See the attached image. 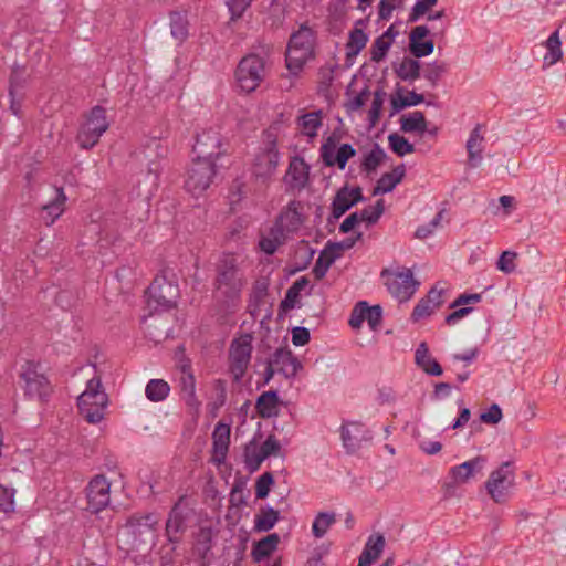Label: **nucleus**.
Instances as JSON below:
<instances>
[{
    "label": "nucleus",
    "mask_w": 566,
    "mask_h": 566,
    "mask_svg": "<svg viewBox=\"0 0 566 566\" xmlns=\"http://www.w3.org/2000/svg\"><path fill=\"white\" fill-rule=\"evenodd\" d=\"M212 282L216 300L226 307H235L245 284L240 256L234 252H222L214 263Z\"/></svg>",
    "instance_id": "nucleus-1"
},
{
    "label": "nucleus",
    "mask_w": 566,
    "mask_h": 566,
    "mask_svg": "<svg viewBox=\"0 0 566 566\" xmlns=\"http://www.w3.org/2000/svg\"><path fill=\"white\" fill-rule=\"evenodd\" d=\"M271 48L260 45V53H248L238 63L234 71L235 85L240 93L251 94L266 77V56Z\"/></svg>",
    "instance_id": "nucleus-2"
},
{
    "label": "nucleus",
    "mask_w": 566,
    "mask_h": 566,
    "mask_svg": "<svg viewBox=\"0 0 566 566\" xmlns=\"http://www.w3.org/2000/svg\"><path fill=\"white\" fill-rule=\"evenodd\" d=\"M315 40L314 32L305 25L291 34L286 48L285 63L292 75H298L305 64L314 57Z\"/></svg>",
    "instance_id": "nucleus-3"
},
{
    "label": "nucleus",
    "mask_w": 566,
    "mask_h": 566,
    "mask_svg": "<svg viewBox=\"0 0 566 566\" xmlns=\"http://www.w3.org/2000/svg\"><path fill=\"white\" fill-rule=\"evenodd\" d=\"M20 379L23 381L22 389L27 399H38L41 402L49 401L53 386L43 370L39 360H27L21 366Z\"/></svg>",
    "instance_id": "nucleus-4"
},
{
    "label": "nucleus",
    "mask_w": 566,
    "mask_h": 566,
    "mask_svg": "<svg viewBox=\"0 0 566 566\" xmlns=\"http://www.w3.org/2000/svg\"><path fill=\"white\" fill-rule=\"evenodd\" d=\"M195 516V510L190 506L187 495H181L168 512L165 523V537L172 545L171 552L182 542L190 522Z\"/></svg>",
    "instance_id": "nucleus-5"
},
{
    "label": "nucleus",
    "mask_w": 566,
    "mask_h": 566,
    "mask_svg": "<svg viewBox=\"0 0 566 566\" xmlns=\"http://www.w3.org/2000/svg\"><path fill=\"white\" fill-rule=\"evenodd\" d=\"M147 304L155 311H169L177 305L178 284L168 277V270L158 273L146 290Z\"/></svg>",
    "instance_id": "nucleus-6"
},
{
    "label": "nucleus",
    "mask_w": 566,
    "mask_h": 566,
    "mask_svg": "<svg viewBox=\"0 0 566 566\" xmlns=\"http://www.w3.org/2000/svg\"><path fill=\"white\" fill-rule=\"evenodd\" d=\"M107 395L102 390L101 377H93L86 384V389L77 398L80 413L88 423H98L104 417L107 406Z\"/></svg>",
    "instance_id": "nucleus-7"
},
{
    "label": "nucleus",
    "mask_w": 566,
    "mask_h": 566,
    "mask_svg": "<svg viewBox=\"0 0 566 566\" xmlns=\"http://www.w3.org/2000/svg\"><path fill=\"white\" fill-rule=\"evenodd\" d=\"M380 279L388 293L400 303L409 301L420 285L411 269L406 266H397L395 270L385 268L380 272Z\"/></svg>",
    "instance_id": "nucleus-8"
},
{
    "label": "nucleus",
    "mask_w": 566,
    "mask_h": 566,
    "mask_svg": "<svg viewBox=\"0 0 566 566\" xmlns=\"http://www.w3.org/2000/svg\"><path fill=\"white\" fill-rule=\"evenodd\" d=\"M108 127L106 109L101 105H96L91 108L85 116V120L80 125L75 137L76 143L81 149H92L98 144Z\"/></svg>",
    "instance_id": "nucleus-9"
},
{
    "label": "nucleus",
    "mask_w": 566,
    "mask_h": 566,
    "mask_svg": "<svg viewBox=\"0 0 566 566\" xmlns=\"http://www.w3.org/2000/svg\"><path fill=\"white\" fill-rule=\"evenodd\" d=\"M224 137L219 128L208 127L197 132L192 151L196 159H210L214 163L227 154Z\"/></svg>",
    "instance_id": "nucleus-10"
},
{
    "label": "nucleus",
    "mask_w": 566,
    "mask_h": 566,
    "mask_svg": "<svg viewBox=\"0 0 566 566\" xmlns=\"http://www.w3.org/2000/svg\"><path fill=\"white\" fill-rule=\"evenodd\" d=\"M515 482V467L512 461L503 462L496 470L492 471L485 489L495 503H504L510 496V491Z\"/></svg>",
    "instance_id": "nucleus-11"
},
{
    "label": "nucleus",
    "mask_w": 566,
    "mask_h": 566,
    "mask_svg": "<svg viewBox=\"0 0 566 566\" xmlns=\"http://www.w3.org/2000/svg\"><path fill=\"white\" fill-rule=\"evenodd\" d=\"M217 175V164L210 159L193 158L185 180V189L193 196L203 193Z\"/></svg>",
    "instance_id": "nucleus-12"
},
{
    "label": "nucleus",
    "mask_w": 566,
    "mask_h": 566,
    "mask_svg": "<svg viewBox=\"0 0 566 566\" xmlns=\"http://www.w3.org/2000/svg\"><path fill=\"white\" fill-rule=\"evenodd\" d=\"M252 336L243 334L234 338L229 347V370L235 382L244 377L252 354Z\"/></svg>",
    "instance_id": "nucleus-13"
},
{
    "label": "nucleus",
    "mask_w": 566,
    "mask_h": 566,
    "mask_svg": "<svg viewBox=\"0 0 566 566\" xmlns=\"http://www.w3.org/2000/svg\"><path fill=\"white\" fill-rule=\"evenodd\" d=\"M279 164V151L275 145L268 147L254 158L251 176L265 190L272 181Z\"/></svg>",
    "instance_id": "nucleus-14"
},
{
    "label": "nucleus",
    "mask_w": 566,
    "mask_h": 566,
    "mask_svg": "<svg viewBox=\"0 0 566 566\" xmlns=\"http://www.w3.org/2000/svg\"><path fill=\"white\" fill-rule=\"evenodd\" d=\"M86 510L92 514L104 511L111 502V482L104 474L93 476L85 488Z\"/></svg>",
    "instance_id": "nucleus-15"
},
{
    "label": "nucleus",
    "mask_w": 566,
    "mask_h": 566,
    "mask_svg": "<svg viewBox=\"0 0 566 566\" xmlns=\"http://www.w3.org/2000/svg\"><path fill=\"white\" fill-rule=\"evenodd\" d=\"M339 434L347 454L356 453L364 442L373 440L371 431L360 421L343 420Z\"/></svg>",
    "instance_id": "nucleus-16"
},
{
    "label": "nucleus",
    "mask_w": 566,
    "mask_h": 566,
    "mask_svg": "<svg viewBox=\"0 0 566 566\" xmlns=\"http://www.w3.org/2000/svg\"><path fill=\"white\" fill-rule=\"evenodd\" d=\"M337 140L328 136L321 146V158L325 166L345 169L348 160L356 155V149L350 144H342L337 150Z\"/></svg>",
    "instance_id": "nucleus-17"
},
{
    "label": "nucleus",
    "mask_w": 566,
    "mask_h": 566,
    "mask_svg": "<svg viewBox=\"0 0 566 566\" xmlns=\"http://www.w3.org/2000/svg\"><path fill=\"white\" fill-rule=\"evenodd\" d=\"M310 165L303 157L294 156L289 164L285 182L293 189L301 191L310 184Z\"/></svg>",
    "instance_id": "nucleus-18"
},
{
    "label": "nucleus",
    "mask_w": 566,
    "mask_h": 566,
    "mask_svg": "<svg viewBox=\"0 0 566 566\" xmlns=\"http://www.w3.org/2000/svg\"><path fill=\"white\" fill-rule=\"evenodd\" d=\"M268 359L275 367L277 374L283 375L287 379L294 378L302 368L298 358L285 348H276Z\"/></svg>",
    "instance_id": "nucleus-19"
},
{
    "label": "nucleus",
    "mask_w": 566,
    "mask_h": 566,
    "mask_svg": "<svg viewBox=\"0 0 566 566\" xmlns=\"http://www.w3.org/2000/svg\"><path fill=\"white\" fill-rule=\"evenodd\" d=\"M430 33L427 25L415 27L409 34V51L417 57H426L433 53L434 42L432 39H426Z\"/></svg>",
    "instance_id": "nucleus-20"
},
{
    "label": "nucleus",
    "mask_w": 566,
    "mask_h": 566,
    "mask_svg": "<svg viewBox=\"0 0 566 566\" xmlns=\"http://www.w3.org/2000/svg\"><path fill=\"white\" fill-rule=\"evenodd\" d=\"M443 292V289H438L437 285L431 287L428 294L413 307L411 319L418 322L430 316L434 310L439 308L444 303Z\"/></svg>",
    "instance_id": "nucleus-21"
},
{
    "label": "nucleus",
    "mask_w": 566,
    "mask_h": 566,
    "mask_svg": "<svg viewBox=\"0 0 566 566\" xmlns=\"http://www.w3.org/2000/svg\"><path fill=\"white\" fill-rule=\"evenodd\" d=\"M303 203L298 200H291L277 214L276 219L286 229L287 233H294L300 230L304 223L302 213Z\"/></svg>",
    "instance_id": "nucleus-22"
},
{
    "label": "nucleus",
    "mask_w": 566,
    "mask_h": 566,
    "mask_svg": "<svg viewBox=\"0 0 566 566\" xmlns=\"http://www.w3.org/2000/svg\"><path fill=\"white\" fill-rule=\"evenodd\" d=\"M230 444V427L219 422L212 432V459L216 463H223Z\"/></svg>",
    "instance_id": "nucleus-23"
},
{
    "label": "nucleus",
    "mask_w": 566,
    "mask_h": 566,
    "mask_svg": "<svg viewBox=\"0 0 566 566\" xmlns=\"http://www.w3.org/2000/svg\"><path fill=\"white\" fill-rule=\"evenodd\" d=\"M482 128L483 125L476 124L475 127L471 130L465 144L468 151V165L472 168L480 166L483 159L482 153L484 149V136L482 134Z\"/></svg>",
    "instance_id": "nucleus-24"
},
{
    "label": "nucleus",
    "mask_w": 566,
    "mask_h": 566,
    "mask_svg": "<svg viewBox=\"0 0 566 566\" xmlns=\"http://www.w3.org/2000/svg\"><path fill=\"white\" fill-rule=\"evenodd\" d=\"M281 400L276 390L262 392L255 401V411L262 419H271L279 416Z\"/></svg>",
    "instance_id": "nucleus-25"
},
{
    "label": "nucleus",
    "mask_w": 566,
    "mask_h": 566,
    "mask_svg": "<svg viewBox=\"0 0 566 566\" xmlns=\"http://www.w3.org/2000/svg\"><path fill=\"white\" fill-rule=\"evenodd\" d=\"M55 197L42 207V219L52 226L64 212L67 197L62 187H55Z\"/></svg>",
    "instance_id": "nucleus-26"
},
{
    "label": "nucleus",
    "mask_w": 566,
    "mask_h": 566,
    "mask_svg": "<svg viewBox=\"0 0 566 566\" xmlns=\"http://www.w3.org/2000/svg\"><path fill=\"white\" fill-rule=\"evenodd\" d=\"M485 462L486 459L484 457L478 455L459 465L452 467L450 469V475L457 483H464L470 478L474 476L475 472L481 471Z\"/></svg>",
    "instance_id": "nucleus-27"
},
{
    "label": "nucleus",
    "mask_w": 566,
    "mask_h": 566,
    "mask_svg": "<svg viewBox=\"0 0 566 566\" xmlns=\"http://www.w3.org/2000/svg\"><path fill=\"white\" fill-rule=\"evenodd\" d=\"M310 281L306 276L297 279L286 291L284 298L279 305V314H285L289 311L300 307L301 292L308 285Z\"/></svg>",
    "instance_id": "nucleus-28"
},
{
    "label": "nucleus",
    "mask_w": 566,
    "mask_h": 566,
    "mask_svg": "<svg viewBox=\"0 0 566 566\" xmlns=\"http://www.w3.org/2000/svg\"><path fill=\"white\" fill-rule=\"evenodd\" d=\"M158 525L157 515L153 512L148 513H134L132 514L125 526L132 531L133 534H143L147 531H155Z\"/></svg>",
    "instance_id": "nucleus-29"
},
{
    "label": "nucleus",
    "mask_w": 566,
    "mask_h": 566,
    "mask_svg": "<svg viewBox=\"0 0 566 566\" xmlns=\"http://www.w3.org/2000/svg\"><path fill=\"white\" fill-rule=\"evenodd\" d=\"M169 27L171 36L179 44L186 42L189 36V21L187 11H170Z\"/></svg>",
    "instance_id": "nucleus-30"
},
{
    "label": "nucleus",
    "mask_w": 566,
    "mask_h": 566,
    "mask_svg": "<svg viewBox=\"0 0 566 566\" xmlns=\"http://www.w3.org/2000/svg\"><path fill=\"white\" fill-rule=\"evenodd\" d=\"M280 543V536L276 533H272L255 542L252 546L251 557L255 563H260L265 558L270 557L271 554L276 551Z\"/></svg>",
    "instance_id": "nucleus-31"
},
{
    "label": "nucleus",
    "mask_w": 566,
    "mask_h": 566,
    "mask_svg": "<svg viewBox=\"0 0 566 566\" xmlns=\"http://www.w3.org/2000/svg\"><path fill=\"white\" fill-rule=\"evenodd\" d=\"M416 364L431 376H441L443 369L441 365L429 355V348L424 342L420 343L415 353Z\"/></svg>",
    "instance_id": "nucleus-32"
},
{
    "label": "nucleus",
    "mask_w": 566,
    "mask_h": 566,
    "mask_svg": "<svg viewBox=\"0 0 566 566\" xmlns=\"http://www.w3.org/2000/svg\"><path fill=\"white\" fill-rule=\"evenodd\" d=\"M421 64L418 60L405 56L400 63H394L396 75L405 82H415L420 77Z\"/></svg>",
    "instance_id": "nucleus-33"
},
{
    "label": "nucleus",
    "mask_w": 566,
    "mask_h": 566,
    "mask_svg": "<svg viewBox=\"0 0 566 566\" xmlns=\"http://www.w3.org/2000/svg\"><path fill=\"white\" fill-rule=\"evenodd\" d=\"M400 129L403 133L423 135L427 132V119L422 112L413 111L400 117Z\"/></svg>",
    "instance_id": "nucleus-34"
},
{
    "label": "nucleus",
    "mask_w": 566,
    "mask_h": 566,
    "mask_svg": "<svg viewBox=\"0 0 566 566\" xmlns=\"http://www.w3.org/2000/svg\"><path fill=\"white\" fill-rule=\"evenodd\" d=\"M349 196L350 195L347 193V186H344L337 190L332 201V212L331 216L328 217L329 223H332L335 220H338L352 207H354Z\"/></svg>",
    "instance_id": "nucleus-35"
},
{
    "label": "nucleus",
    "mask_w": 566,
    "mask_h": 566,
    "mask_svg": "<svg viewBox=\"0 0 566 566\" xmlns=\"http://www.w3.org/2000/svg\"><path fill=\"white\" fill-rule=\"evenodd\" d=\"M322 124V111L310 112L297 118V125L301 128V134L308 138L317 136V132Z\"/></svg>",
    "instance_id": "nucleus-36"
},
{
    "label": "nucleus",
    "mask_w": 566,
    "mask_h": 566,
    "mask_svg": "<svg viewBox=\"0 0 566 566\" xmlns=\"http://www.w3.org/2000/svg\"><path fill=\"white\" fill-rule=\"evenodd\" d=\"M340 256V253L335 252L332 248L325 247L324 250L319 253L315 265L313 268V274L316 280H322L325 277L327 271L332 266V264L336 261L337 258Z\"/></svg>",
    "instance_id": "nucleus-37"
},
{
    "label": "nucleus",
    "mask_w": 566,
    "mask_h": 566,
    "mask_svg": "<svg viewBox=\"0 0 566 566\" xmlns=\"http://www.w3.org/2000/svg\"><path fill=\"white\" fill-rule=\"evenodd\" d=\"M244 464L250 472L259 470L261 463L265 460L264 454L260 450V446L255 440L250 441L245 444L243 450Z\"/></svg>",
    "instance_id": "nucleus-38"
},
{
    "label": "nucleus",
    "mask_w": 566,
    "mask_h": 566,
    "mask_svg": "<svg viewBox=\"0 0 566 566\" xmlns=\"http://www.w3.org/2000/svg\"><path fill=\"white\" fill-rule=\"evenodd\" d=\"M170 392V387L164 379H150L145 388V395L153 402L164 401Z\"/></svg>",
    "instance_id": "nucleus-39"
},
{
    "label": "nucleus",
    "mask_w": 566,
    "mask_h": 566,
    "mask_svg": "<svg viewBox=\"0 0 566 566\" xmlns=\"http://www.w3.org/2000/svg\"><path fill=\"white\" fill-rule=\"evenodd\" d=\"M181 394L184 396L185 402L188 407L200 406V402L196 395V378L193 374L181 375L179 380Z\"/></svg>",
    "instance_id": "nucleus-40"
},
{
    "label": "nucleus",
    "mask_w": 566,
    "mask_h": 566,
    "mask_svg": "<svg viewBox=\"0 0 566 566\" xmlns=\"http://www.w3.org/2000/svg\"><path fill=\"white\" fill-rule=\"evenodd\" d=\"M280 514L271 506L261 510V513L255 515L254 528L259 532H269L274 527L279 521Z\"/></svg>",
    "instance_id": "nucleus-41"
},
{
    "label": "nucleus",
    "mask_w": 566,
    "mask_h": 566,
    "mask_svg": "<svg viewBox=\"0 0 566 566\" xmlns=\"http://www.w3.org/2000/svg\"><path fill=\"white\" fill-rule=\"evenodd\" d=\"M368 42V35L364 30L354 28L349 32L348 42L346 44L347 57L356 56L366 46Z\"/></svg>",
    "instance_id": "nucleus-42"
},
{
    "label": "nucleus",
    "mask_w": 566,
    "mask_h": 566,
    "mask_svg": "<svg viewBox=\"0 0 566 566\" xmlns=\"http://www.w3.org/2000/svg\"><path fill=\"white\" fill-rule=\"evenodd\" d=\"M386 157L387 155L385 150L378 144H375L371 150L364 155L361 160V170L367 174L376 171Z\"/></svg>",
    "instance_id": "nucleus-43"
},
{
    "label": "nucleus",
    "mask_w": 566,
    "mask_h": 566,
    "mask_svg": "<svg viewBox=\"0 0 566 566\" xmlns=\"http://www.w3.org/2000/svg\"><path fill=\"white\" fill-rule=\"evenodd\" d=\"M336 522L335 513L319 512L312 524V533L314 537L322 538L327 533L328 528Z\"/></svg>",
    "instance_id": "nucleus-44"
},
{
    "label": "nucleus",
    "mask_w": 566,
    "mask_h": 566,
    "mask_svg": "<svg viewBox=\"0 0 566 566\" xmlns=\"http://www.w3.org/2000/svg\"><path fill=\"white\" fill-rule=\"evenodd\" d=\"M546 49L547 53L545 54L544 61L545 63L552 65L558 62L562 56V41L559 39V32L558 30L554 31L548 39L546 40Z\"/></svg>",
    "instance_id": "nucleus-45"
},
{
    "label": "nucleus",
    "mask_w": 566,
    "mask_h": 566,
    "mask_svg": "<svg viewBox=\"0 0 566 566\" xmlns=\"http://www.w3.org/2000/svg\"><path fill=\"white\" fill-rule=\"evenodd\" d=\"M388 143L391 151L399 157L412 154L416 150L413 144L409 143V140L406 137L397 133H392L388 136Z\"/></svg>",
    "instance_id": "nucleus-46"
},
{
    "label": "nucleus",
    "mask_w": 566,
    "mask_h": 566,
    "mask_svg": "<svg viewBox=\"0 0 566 566\" xmlns=\"http://www.w3.org/2000/svg\"><path fill=\"white\" fill-rule=\"evenodd\" d=\"M447 72L448 64L446 62L434 61L427 64V67L423 71V77L430 83L431 87L434 88Z\"/></svg>",
    "instance_id": "nucleus-47"
},
{
    "label": "nucleus",
    "mask_w": 566,
    "mask_h": 566,
    "mask_svg": "<svg viewBox=\"0 0 566 566\" xmlns=\"http://www.w3.org/2000/svg\"><path fill=\"white\" fill-rule=\"evenodd\" d=\"M424 96L415 91L408 93V95H399L397 98L391 99V106L394 111L399 112L403 108L417 106L423 103Z\"/></svg>",
    "instance_id": "nucleus-48"
},
{
    "label": "nucleus",
    "mask_w": 566,
    "mask_h": 566,
    "mask_svg": "<svg viewBox=\"0 0 566 566\" xmlns=\"http://www.w3.org/2000/svg\"><path fill=\"white\" fill-rule=\"evenodd\" d=\"M213 532L211 527H200L196 536L197 551L205 557L212 548Z\"/></svg>",
    "instance_id": "nucleus-49"
},
{
    "label": "nucleus",
    "mask_w": 566,
    "mask_h": 566,
    "mask_svg": "<svg viewBox=\"0 0 566 566\" xmlns=\"http://www.w3.org/2000/svg\"><path fill=\"white\" fill-rule=\"evenodd\" d=\"M268 291L269 283L265 280H256L250 294V306L258 310L268 296Z\"/></svg>",
    "instance_id": "nucleus-50"
},
{
    "label": "nucleus",
    "mask_w": 566,
    "mask_h": 566,
    "mask_svg": "<svg viewBox=\"0 0 566 566\" xmlns=\"http://www.w3.org/2000/svg\"><path fill=\"white\" fill-rule=\"evenodd\" d=\"M385 211V202L382 199L376 201L374 206H368L364 208L360 212L361 221L367 222L368 224L376 223Z\"/></svg>",
    "instance_id": "nucleus-51"
},
{
    "label": "nucleus",
    "mask_w": 566,
    "mask_h": 566,
    "mask_svg": "<svg viewBox=\"0 0 566 566\" xmlns=\"http://www.w3.org/2000/svg\"><path fill=\"white\" fill-rule=\"evenodd\" d=\"M25 77L23 76V71L14 66L11 70V74L9 77V95H22V90L25 86Z\"/></svg>",
    "instance_id": "nucleus-52"
},
{
    "label": "nucleus",
    "mask_w": 566,
    "mask_h": 566,
    "mask_svg": "<svg viewBox=\"0 0 566 566\" xmlns=\"http://www.w3.org/2000/svg\"><path fill=\"white\" fill-rule=\"evenodd\" d=\"M390 46V40L385 39V36L376 38L370 48L371 61L378 63L384 60Z\"/></svg>",
    "instance_id": "nucleus-53"
},
{
    "label": "nucleus",
    "mask_w": 566,
    "mask_h": 566,
    "mask_svg": "<svg viewBox=\"0 0 566 566\" xmlns=\"http://www.w3.org/2000/svg\"><path fill=\"white\" fill-rule=\"evenodd\" d=\"M15 490L0 484V512L12 513L15 510L14 505Z\"/></svg>",
    "instance_id": "nucleus-54"
},
{
    "label": "nucleus",
    "mask_w": 566,
    "mask_h": 566,
    "mask_svg": "<svg viewBox=\"0 0 566 566\" xmlns=\"http://www.w3.org/2000/svg\"><path fill=\"white\" fill-rule=\"evenodd\" d=\"M224 3L230 12V20L237 21L251 7L252 0H224Z\"/></svg>",
    "instance_id": "nucleus-55"
},
{
    "label": "nucleus",
    "mask_w": 566,
    "mask_h": 566,
    "mask_svg": "<svg viewBox=\"0 0 566 566\" xmlns=\"http://www.w3.org/2000/svg\"><path fill=\"white\" fill-rule=\"evenodd\" d=\"M274 484V478L271 472H264L261 474L255 482V497L263 500L265 499Z\"/></svg>",
    "instance_id": "nucleus-56"
},
{
    "label": "nucleus",
    "mask_w": 566,
    "mask_h": 566,
    "mask_svg": "<svg viewBox=\"0 0 566 566\" xmlns=\"http://www.w3.org/2000/svg\"><path fill=\"white\" fill-rule=\"evenodd\" d=\"M365 317L371 331H377L382 321V308L380 305H364Z\"/></svg>",
    "instance_id": "nucleus-57"
},
{
    "label": "nucleus",
    "mask_w": 566,
    "mask_h": 566,
    "mask_svg": "<svg viewBox=\"0 0 566 566\" xmlns=\"http://www.w3.org/2000/svg\"><path fill=\"white\" fill-rule=\"evenodd\" d=\"M517 254L513 251H504L500 255L496 268L505 274L513 273L515 271V259Z\"/></svg>",
    "instance_id": "nucleus-58"
},
{
    "label": "nucleus",
    "mask_w": 566,
    "mask_h": 566,
    "mask_svg": "<svg viewBox=\"0 0 566 566\" xmlns=\"http://www.w3.org/2000/svg\"><path fill=\"white\" fill-rule=\"evenodd\" d=\"M437 2L438 0H417L409 13L408 21H418V19L426 14L431 7L437 4Z\"/></svg>",
    "instance_id": "nucleus-59"
},
{
    "label": "nucleus",
    "mask_w": 566,
    "mask_h": 566,
    "mask_svg": "<svg viewBox=\"0 0 566 566\" xmlns=\"http://www.w3.org/2000/svg\"><path fill=\"white\" fill-rule=\"evenodd\" d=\"M385 548V537L381 534L370 535L365 544L364 549L369 551L370 554L377 558L381 555Z\"/></svg>",
    "instance_id": "nucleus-60"
},
{
    "label": "nucleus",
    "mask_w": 566,
    "mask_h": 566,
    "mask_svg": "<svg viewBox=\"0 0 566 566\" xmlns=\"http://www.w3.org/2000/svg\"><path fill=\"white\" fill-rule=\"evenodd\" d=\"M391 176L392 175H389L388 172L382 174L381 177L378 179L373 193L379 195L392 191L395 187L398 185V180L394 179Z\"/></svg>",
    "instance_id": "nucleus-61"
},
{
    "label": "nucleus",
    "mask_w": 566,
    "mask_h": 566,
    "mask_svg": "<svg viewBox=\"0 0 566 566\" xmlns=\"http://www.w3.org/2000/svg\"><path fill=\"white\" fill-rule=\"evenodd\" d=\"M260 450L262 451V454H264L265 459L272 455L276 457L281 451V443L274 434H269L260 446Z\"/></svg>",
    "instance_id": "nucleus-62"
},
{
    "label": "nucleus",
    "mask_w": 566,
    "mask_h": 566,
    "mask_svg": "<svg viewBox=\"0 0 566 566\" xmlns=\"http://www.w3.org/2000/svg\"><path fill=\"white\" fill-rule=\"evenodd\" d=\"M364 305H366V301H359L350 313L348 324L354 329L359 328L363 322L366 321Z\"/></svg>",
    "instance_id": "nucleus-63"
},
{
    "label": "nucleus",
    "mask_w": 566,
    "mask_h": 566,
    "mask_svg": "<svg viewBox=\"0 0 566 566\" xmlns=\"http://www.w3.org/2000/svg\"><path fill=\"white\" fill-rule=\"evenodd\" d=\"M503 417L502 409L497 403L491 405V407L480 415V420L483 423L496 424Z\"/></svg>",
    "instance_id": "nucleus-64"
}]
</instances>
